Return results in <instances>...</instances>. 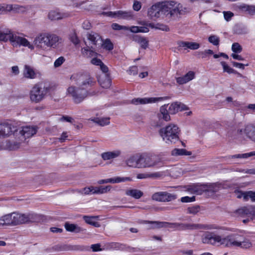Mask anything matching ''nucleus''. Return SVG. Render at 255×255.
I'll list each match as a JSON object with an SVG mask.
<instances>
[{"label":"nucleus","instance_id":"nucleus-1","mask_svg":"<svg viewBox=\"0 0 255 255\" xmlns=\"http://www.w3.org/2000/svg\"><path fill=\"white\" fill-rule=\"evenodd\" d=\"M201 241L203 244L216 247H240L243 249H249L252 247L250 240L238 233L222 236L214 232H206L202 236Z\"/></svg>","mask_w":255,"mask_h":255},{"label":"nucleus","instance_id":"nucleus-2","mask_svg":"<svg viewBox=\"0 0 255 255\" xmlns=\"http://www.w3.org/2000/svg\"><path fill=\"white\" fill-rule=\"evenodd\" d=\"M189 12V9L175 1L158 2L147 10V15L151 19L159 17L169 21L178 20L182 15Z\"/></svg>","mask_w":255,"mask_h":255},{"label":"nucleus","instance_id":"nucleus-3","mask_svg":"<svg viewBox=\"0 0 255 255\" xmlns=\"http://www.w3.org/2000/svg\"><path fill=\"white\" fill-rule=\"evenodd\" d=\"M71 80L79 87H69L67 90V93L72 98L75 103L79 104L91 95L87 89L93 86L96 81L94 78L87 74H74L71 76Z\"/></svg>","mask_w":255,"mask_h":255},{"label":"nucleus","instance_id":"nucleus-4","mask_svg":"<svg viewBox=\"0 0 255 255\" xmlns=\"http://www.w3.org/2000/svg\"><path fill=\"white\" fill-rule=\"evenodd\" d=\"M180 130L177 125L169 124L165 128H161L159 133L162 139L167 143H174L179 140Z\"/></svg>","mask_w":255,"mask_h":255},{"label":"nucleus","instance_id":"nucleus-5","mask_svg":"<svg viewBox=\"0 0 255 255\" xmlns=\"http://www.w3.org/2000/svg\"><path fill=\"white\" fill-rule=\"evenodd\" d=\"M50 87L42 83L34 85L29 92V98L32 103H38L42 101L49 92Z\"/></svg>","mask_w":255,"mask_h":255},{"label":"nucleus","instance_id":"nucleus-6","mask_svg":"<svg viewBox=\"0 0 255 255\" xmlns=\"http://www.w3.org/2000/svg\"><path fill=\"white\" fill-rule=\"evenodd\" d=\"M12 214L14 226L38 221V217L34 213L21 214L13 212Z\"/></svg>","mask_w":255,"mask_h":255},{"label":"nucleus","instance_id":"nucleus-7","mask_svg":"<svg viewBox=\"0 0 255 255\" xmlns=\"http://www.w3.org/2000/svg\"><path fill=\"white\" fill-rule=\"evenodd\" d=\"M179 102H176L169 106L164 105L160 108V113L158 116L159 119H162L167 122L170 120L169 114H175L179 111Z\"/></svg>","mask_w":255,"mask_h":255},{"label":"nucleus","instance_id":"nucleus-8","mask_svg":"<svg viewBox=\"0 0 255 255\" xmlns=\"http://www.w3.org/2000/svg\"><path fill=\"white\" fill-rule=\"evenodd\" d=\"M145 224H149L148 229L169 228L174 229V230L182 231L183 223H169L167 222L149 221H144Z\"/></svg>","mask_w":255,"mask_h":255},{"label":"nucleus","instance_id":"nucleus-9","mask_svg":"<svg viewBox=\"0 0 255 255\" xmlns=\"http://www.w3.org/2000/svg\"><path fill=\"white\" fill-rule=\"evenodd\" d=\"M182 228V231L195 230H209L219 229L216 225L194 223H183Z\"/></svg>","mask_w":255,"mask_h":255},{"label":"nucleus","instance_id":"nucleus-10","mask_svg":"<svg viewBox=\"0 0 255 255\" xmlns=\"http://www.w3.org/2000/svg\"><path fill=\"white\" fill-rule=\"evenodd\" d=\"M139 168L154 167L159 162L152 156L145 154L139 155Z\"/></svg>","mask_w":255,"mask_h":255},{"label":"nucleus","instance_id":"nucleus-11","mask_svg":"<svg viewBox=\"0 0 255 255\" xmlns=\"http://www.w3.org/2000/svg\"><path fill=\"white\" fill-rule=\"evenodd\" d=\"M1 130V138H6L14 134L18 130L15 124L13 123H1L0 126Z\"/></svg>","mask_w":255,"mask_h":255},{"label":"nucleus","instance_id":"nucleus-12","mask_svg":"<svg viewBox=\"0 0 255 255\" xmlns=\"http://www.w3.org/2000/svg\"><path fill=\"white\" fill-rule=\"evenodd\" d=\"M10 41L14 46H22L27 47L31 50L34 49V46L25 38L12 33Z\"/></svg>","mask_w":255,"mask_h":255},{"label":"nucleus","instance_id":"nucleus-13","mask_svg":"<svg viewBox=\"0 0 255 255\" xmlns=\"http://www.w3.org/2000/svg\"><path fill=\"white\" fill-rule=\"evenodd\" d=\"M254 206L250 205L244 206L236 211L237 215L240 217H247L244 219L243 222L248 223L250 220H253Z\"/></svg>","mask_w":255,"mask_h":255},{"label":"nucleus","instance_id":"nucleus-14","mask_svg":"<svg viewBox=\"0 0 255 255\" xmlns=\"http://www.w3.org/2000/svg\"><path fill=\"white\" fill-rule=\"evenodd\" d=\"M102 14L104 15L113 18H118L124 19H132L133 17L131 11L118 10L116 11H104Z\"/></svg>","mask_w":255,"mask_h":255},{"label":"nucleus","instance_id":"nucleus-15","mask_svg":"<svg viewBox=\"0 0 255 255\" xmlns=\"http://www.w3.org/2000/svg\"><path fill=\"white\" fill-rule=\"evenodd\" d=\"M176 195L166 192H158L152 196L153 200L159 202H169L176 199Z\"/></svg>","mask_w":255,"mask_h":255},{"label":"nucleus","instance_id":"nucleus-16","mask_svg":"<svg viewBox=\"0 0 255 255\" xmlns=\"http://www.w3.org/2000/svg\"><path fill=\"white\" fill-rule=\"evenodd\" d=\"M47 33H42L38 35L34 39L33 43L38 48L45 49L47 48Z\"/></svg>","mask_w":255,"mask_h":255},{"label":"nucleus","instance_id":"nucleus-17","mask_svg":"<svg viewBox=\"0 0 255 255\" xmlns=\"http://www.w3.org/2000/svg\"><path fill=\"white\" fill-rule=\"evenodd\" d=\"M47 35L48 38V48H57L62 42V38L55 34L47 33Z\"/></svg>","mask_w":255,"mask_h":255},{"label":"nucleus","instance_id":"nucleus-18","mask_svg":"<svg viewBox=\"0 0 255 255\" xmlns=\"http://www.w3.org/2000/svg\"><path fill=\"white\" fill-rule=\"evenodd\" d=\"M166 98V97L136 98L131 100V103L136 105L139 104H146L161 101Z\"/></svg>","mask_w":255,"mask_h":255},{"label":"nucleus","instance_id":"nucleus-19","mask_svg":"<svg viewBox=\"0 0 255 255\" xmlns=\"http://www.w3.org/2000/svg\"><path fill=\"white\" fill-rule=\"evenodd\" d=\"M131 181H132V179L130 177H122L117 176L111 178L100 180L98 181V183L99 184H105L108 183H118L120 182Z\"/></svg>","mask_w":255,"mask_h":255},{"label":"nucleus","instance_id":"nucleus-20","mask_svg":"<svg viewBox=\"0 0 255 255\" xmlns=\"http://www.w3.org/2000/svg\"><path fill=\"white\" fill-rule=\"evenodd\" d=\"M37 131L36 127L29 126L23 127L19 132L25 138H29L35 134Z\"/></svg>","mask_w":255,"mask_h":255},{"label":"nucleus","instance_id":"nucleus-21","mask_svg":"<svg viewBox=\"0 0 255 255\" xmlns=\"http://www.w3.org/2000/svg\"><path fill=\"white\" fill-rule=\"evenodd\" d=\"M195 75L194 72L190 71L183 76L176 78V82L180 85L185 84L194 79Z\"/></svg>","mask_w":255,"mask_h":255},{"label":"nucleus","instance_id":"nucleus-22","mask_svg":"<svg viewBox=\"0 0 255 255\" xmlns=\"http://www.w3.org/2000/svg\"><path fill=\"white\" fill-rule=\"evenodd\" d=\"M139 155L131 156L126 161V163L128 167L139 168Z\"/></svg>","mask_w":255,"mask_h":255},{"label":"nucleus","instance_id":"nucleus-23","mask_svg":"<svg viewBox=\"0 0 255 255\" xmlns=\"http://www.w3.org/2000/svg\"><path fill=\"white\" fill-rule=\"evenodd\" d=\"M13 214H8L0 218V225L14 226Z\"/></svg>","mask_w":255,"mask_h":255},{"label":"nucleus","instance_id":"nucleus-24","mask_svg":"<svg viewBox=\"0 0 255 255\" xmlns=\"http://www.w3.org/2000/svg\"><path fill=\"white\" fill-rule=\"evenodd\" d=\"M121 152L120 150H116L112 151L105 152L102 153V158L104 160H110L115 158L120 155Z\"/></svg>","mask_w":255,"mask_h":255},{"label":"nucleus","instance_id":"nucleus-25","mask_svg":"<svg viewBox=\"0 0 255 255\" xmlns=\"http://www.w3.org/2000/svg\"><path fill=\"white\" fill-rule=\"evenodd\" d=\"M179 47L189 48L191 50H196L200 47V44L196 42H188V41H180L178 42Z\"/></svg>","mask_w":255,"mask_h":255},{"label":"nucleus","instance_id":"nucleus-26","mask_svg":"<svg viewBox=\"0 0 255 255\" xmlns=\"http://www.w3.org/2000/svg\"><path fill=\"white\" fill-rule=\"evenodd\" d=\"M23 75L26 78L34 79L36 77V74L31 66L25 65L23 70Z\"/></svg>","mask_w":255,"mask_h":255},{"label":"nucleus","instance_id":"nucleus-27","mask_svg":"<svg viewBox=\"0 0 255 255\" xmlns=\"http://www.w3.org/2000/svg\"><path fill=\"white\" fill-rule=\"evenodd\" d=\"M245 132L249 138L255 142V126L248 125L246 127Z\"/></svg>","mask_w":255,"mask_h":255},{"label":"nucleus","instance_id":"nucleus-28","mask_svg":"<svg viewBox=\"0 0 255 255\" xmlns=\"http://www.w3.org/2000/svg\"><path fill=\"white\" fill-rule=\"evenodd\" d=\"M66 231L70 232L80 233L83 231L82 229L76 224H70L68 222L64 225Z\"/></svg>","mask_w":255,"mask_h":255},{"label":"nucleus","instance_id":"nucleus-29","mask_svg":"<svg viewBox=\"0 0 255 255\" xmlns=\"http://www.w3.org/2000/svg\"><path fill=\"white\" fill-rule=\"evenodd\" d=\"M87 38L93 45H96L98 41H101V37L100 35L94 32H91L88 33Z\"/></svg>","mask_w":255,"mask_h":255},{"label":"nucleus","instance_id":"nucleus-30","mask_svg":"<svg viewBox=\"0 0 255 255\" xmlns=\"http://www.w3.org/2000/svg\"><path fill=\"white\" fill-rule=\"evenodd\" d=\"M12 34V32L8 29H0V41H7L8 40L10 41Z\"/></svg>","mask_w":255,"mask_h":255},{"label":"nucleus","instance_id":"nucleus-31","mask_svg":"<svg viewBox=\"0 0 255 255\" xmlns=\"http://www.w3.org/2000/svg\"><path fill=\"white\" fill-rule=\"evenodd\" d=\"M126 195L135 199H139L143 195V193L140 190L132 189L127 190L126 191Z\"/></svg>","mask_w":255,"mask_h":255},{"label":"nucleus","instance_id":"nucleus-32","mask_svg":"<svg viewBox=\"0 0 255 255\" xmlns=\"http://www.w3.org/2000/svg\"><path fill=\"white\" fill-rule=\"evenodd\" d=\"M66 16L65 14L61 13L55 10L51 11L48 14L49 18L52 20H59Z\"/></svg>","mask_w":255,"mask_h":255},{"label":"nucleus","instance_id":"nucleus-33","mask_svg":"<svg viewBox=\"0 0 255 255\" xmlns=\"http://www.w3.org/2000/svg\"><path fill=\"white\" fill-rule=\"evenodd\" d=\"M112 186L108 185L106 186H100L99 187H94V193L97 194H104L110 191Z\"/></svg>","mask_w":255,"mask_h":255},{"label":"nucleus","instance_id":"nucleus-34","mask_svg":"<svg viewBox=\"0 0 255 255\" xmlns=\"http://www.w3.org/2000/svg\"><path fill=\"white\" fill-rule=\"evenodd\" d=\"M171 154L173 156H179V155H191L192 152L191 151H187L185 149L175 148L171 151Z\"/></svg>","mask_w":255,"mask_h":255},{"label":"nucleus","instance_id":"nucleus-35","mask_svg":"<svg viewBox=\"0 0 255 255\" xmlns=\"http://www.w3.org/2000/svg\"><path fill=\"white\" fill-rule=\"evenodd\" d=\"M241 8L250 15H253L255 14V5H247L244 4L241 6Z\"/></svg>","mask_w":255,"mask_h":255},{"label":"nucleus","instance_id":"nucleus-36","mask_svg":"<svg viewBox=\"0 0 255 255\" xmlns=\"http://www.w3.org/2000/svg\"><path fill=\"white\" fill-rule=\"evenodd\" d=\"M221 64L223 66V71L225 72H227L229 74L234 73L238 74L240 77H242V75L239 73L234 69L232 68L230 66H229L227 63L224 61L221 62Z\"/></svg>","mask_w":255,"mask_h":255},{"label":"nucleus","instance_id":"nucleus-37","mask_svg":"<svg viewBox=\"0 0 255 255\" xmlns=\"http://www.w3.org/2000/svg\"><path fill=\"white\" fill-rule=\"evenodd\" d=\"M108 247L110 249L117 250H124L126 249L125 245L115 242L110 243L108 245Z\"/></svg>","mask_w":255,"mask_h":255},{"label":"nucleus","instance_id":"nucleus-38","mask_svg":"<svg viewBox=\"0 0 255 255\" xmlns=\"http://www.w3.org/2000/svg\"><path fill=\"white\" fill-rule=\"evenodd\" d=\"M206 186L207 187V190L212 192H216L222 188V185L218 183L210 184Z\"/></svg>","mask_w":255,"mask_h":255},{"label":"nucleus","instance_id":"nucleus-39","mask_svg":"<svg viewBox=\"0 0 255 255\" xmlns=\"http://www.w3.org/2000/svg\"><path fill=\"white\" fill-rule=\"evenodd\" d=\"M81 53L83 56L87 58L93 57L97 54L96 52L89 47L82 48Z\"/></svg>","mask_w":255,"mask_h":255},{"label":"nucleus","instance_id":"nucleus-40","mask_svg":"<svg viewBox=\"0 0 255 255\" xmlns=\"http://www.w3.org/2000/svg\"><path fill=\"white\" fill-rule=\"evenodd\" d=\"M92 121L94 123H95L101 126H104L106 125H108L110 124V119L108 118H94V119L92 120Z\"/></svg>","mask_w":255,"mask_h":255},{"label":"nucleus","instance_id":"nucleus-41","mask_svg":"<svg viewBox=\"0 0 255 255\" xmlns=\"http://www.w3.org/2000/svg\"><path fill=\"white\" fill-rule=\"evenodd\" d=\"M254 153H255V152L254 151H252V152H248V153L237 154H235L233 155H230V156H229V158L246 159V158H248L253 156H255L254 154Z\"/></svg>","mask_w":255,"mask_h":255},{"label":"nucleus","instance_id":"nucleus-42","mask_svg":"<svg viewBox=\"0 0 255 255\" xmlns=\"http://www.w3.org/2000/svg\"><path fill=\"white\" fill-rule=\"evenodd\" d=\"M83 219L85 222L88 224L93 225L96 227H98L100 226L99 223L94 221L95 217L84 216L83 217Z\"/></svg>","mask_w":255,"mask_h":255},{"label":"nucleus","instance_id":"nucleus-43","mask_svg":"<svg viewBox=\"0 0 255 255\" xmlns=\"http://www.w3.org/2000/svg\"><path fill=\"white\" fill-rule=\"evenodd\" d=\"M201 210V207L199 205H194L189 207L187 209V213L195 215Z\"/></svg>","mask_w":255,"mask_h":255},{"label":"nucleus","instance_id":"nucleus-44","mask_svg":"<svg viewBox=\"0 0 255 255\" xmlns=\"http://www.w3.org/2000/svg\"><path fill=\"white\" fill-rule=\"evenodd\" d=\"M136 41L140 44L141 47L145 49L148 45V41L143 37L139 36L136 38Z\"/></svg>","mask_w":255,"mask_h":255},{"label":"nucleus","instance_id":"nucleus-45","mask_svg":"<svg viewBox=\"0 0 255 255\" xmlns=\"http://www.w3.org/2000/svg\"><path fill=\"white\" fill-rule=\"evenodd\" d=\"M106 79L104 81H102V79L98 80L100 85L104 88L107 89L109 88L111 85V80L109 77L107 76V74L105 75Z\"/></svg>","mask_w":255,"mask_h":255},{"label":"nucleus","instance_id":"nucleus-46","mask_svg":"<svg viewBox=\"0 0 255 255\" xmlns=\"http://www.w3.org/2000/svg\"><path fill=\"white\" fill-rule=\"evenodd\" d=\"M250 199L253 202L255 201V192L252 191L245 192L244 201H249Z\"/></svg>","mask_w":255,"mask_h":255},{"label":"nucleus","instance_id":"nucleus-47","mask_svg":"<svg viewBox=\"0 0 255 255\" xmlns=\"http://www.w3.org/2000/svg\"><path fill=\"white\" fill-rule=\"evenodd\" d=\"M149 26L151 27H152V28L155 27L157 29H159V30L164 31H169L170 30L169 27L167 25L164 24L157 23L156 24L155 26L154 27L153 24L150 23Z\"/></svg>","mask_w":255,"mask_h":255},{"label":"nucleus","instance_id":"nucleus-48","mask_svg":"<svg viewBox=\"0 0 255 255\" xmlns=\"http://www.w3.org/2000/svg\"><path fill=\"white\" fill-rule=\"evenodd\" d=\"M94 186H90L88 187H85L81 190H79L78 192L84 195H89L90 194H94Z\"/></svg>","mask_w":255,"mask_h":255},{"label":"nucleus","instance_id":"nucleus-49","mask_svg":"<svg viewBox=\"0 0 255 255\" xmlns=\"http://www.w3.org/2000/svg\"><path fill=\"white\" fill-rule=\"evenodd\" d=\"M234 32L237 34H244L248 32L246 28L240 26H236L234 28Z\"/></svg>","mask_w":255,"mask_h":255},{"label":"nucleus","instance_id":"nucleus-50","mask_svg":"<svg viewBox=\"0 0 255 255\" xmlns=\"http://www.w3.org/2000/svg\"><path fill=\"white\" fill-rule=\"evenodd\" d=\"M208 41L214 45L217 46L219 44L220 38L217 35H212L209 37Z\"/></svg>","mask_w":255,"mask_h":255},{"label":"nucleus","instance_id":"nucleus-51","mask_svg":"<svg viewBox=\"0 0 255 255\" xmlns=\"http://www.w3.org/2000/svg\"><path fill=\"white\" fill-rule=\"evenodd\" d=\"M103 46L104 49L108 50H111L113 49L114 46L113 43L109 39H107L104 42Z\"/></svg>","mask_w":255,"mask_h":255},{"label":"nucleus","instance_id":"nucleus-52","mask_svg":"<svg viewBox=\"0 0 255 255\" xmlns=\"http://www.w3.org/2000/svg\"><path fill=\"white\" fill-rule=\"evenodd\" d=\"M242 48L238 43H234L232 46V50L235 53H240Z\"/></svg>","mask_w":255,"mask_h":255},{"label":"nucleus","instance_id":"nucleus-53","mask_svg":"<svg viewBox=\"0 0 255 255\" xmlns=\"http://www.w3.org/2000/svg\"><path fill=\"white\" fill-rule=\"evenodd\" d=\"M65 61V59L63 56H60L57 58L54 63V66L57 68L60 66Z\"/></svg>","mask_w":255,"mask_h":255},{"label":"nucleus","instance_id":"nucleus-54","mask_svg":"<svg viewBox=\"0 0 255 255\" xmlns=\"http://www.w3.org/2000/svg\"><path fill=\"white\" fill-rule=\"evenodd\" d=\"M180 201L183 203L192 202L195 201V196H193L192 197H183L181 198Z\"/></svg>","mask_w":255,"mask_h":255},{"label":"nucleus","instance_id":"nucleus-55","mask_svg":"<svg viewBox=\"0 0 255 255\" xmlns=\"http://www.w3.org/2000/svg\"><path fill=\"white\" fill-rule=\"evenodd\" d=\"M1 7L3 9H1V11H0L1 13H2L5 11H9L13 10V6L12 4H4L1 5Z\"/></svg>","mask_w":255,"mask_h":255},{"label":"nucleus","instance_id":"nucleus-56","mask_svg":"<svg viewBox=\"0 0 255 255\" xmlns=\"http://www.w3.org/2000/svg\"><path fill=\"white\" fill-rule=\"evenodd\" d=\"M19 147V143L17 142L12 141L9 143L8 147L10 150H15Z\"/></svg>","mask_w":255,"mask_h":255},{"label":"nucleus","instance_id":"nucleus-57","mask_svg":"<svg viewBox=\"0 0 255 255\" xmlns=\"http://www.w3.org/2000/svg\"><path fill=\"white\" fill-rule=\"evenodd\" d=\"M163 173L161 172H156L154 173H149V178L156 179L163 176Z\"/></svg>","mask_w":255,"mask_h":255},{"label":"nucleus","instance_id":"nucleus-58","mask_svg":"<svg viewBox=\"0 0 255 255\" xmlns=\"http://www.w3.org/2000/svg\"><path fill=\"white\" fill-rule=\"evenodd\" d=\"M129 74L131 75H136L138 72V69L136 66L130 67L128 71Z\"/></svg>","mask_w":255,"mask_h":255},{"label":"nucleus","instance_id":"nucleus-59","mask_svg":"<svg viewBox=\"0 0 255 255\" xmlns=\"http://www.w3.org/2000/svg\"><path fill=\"white\" fill-rule=\"evenodd\" d=\"M234 14L233 12L231 11H224V16L225 19L229 21L231 20V18L233 16Z\"/></svg>","mask_w":255,"mask_h":255},{"label":"nucleus","instance_id":"nucleus-60","mask_svg":"<svg viewBox=\"0 0 255 255\" xmlns=\"http://www.w3.org/2000/svg\"><path fill=\"white\" fill-rule=\"evenodd\" d=\"M149 173H139L136 175V178L138 179H143L149 178Z\"/></svg>","mask_w":255,"mask_h":255},{"label":"nucleus","instance_id":"nucleus-61","mask_svg":"<svg viewBox=\"0 0 255 255\" xmlns=\"http://www.w3.org/2000/svg\"><path fill=\"white\" fill-rule=\"evenodd\" d=\"M91 63L93 65L100 66L103 62L100 59L94 58L91 59Z\"/></svg>","mask_w":255,"mask_h":255},{"label":"nucleus","instance_id":"nucleus-62","mask_svg":"<svg viewBox=\"0 0 255 255\" xmlns=\"http://www.w3.org/2000/svg\"><path fill=\"white\" fill-rule=\"evenodd\" d=\"M133 9L135 11H138L140 9L141 7V4L139 1H134L133 4Z\"/></svg>","mask_w":255,"mask_h":255},{"label":"nucleus","instance_id":"nucleus-63","mask_svg":"<svg viewBox=\"0 0 255 255\" xmlns=\"http://www.w3.org/2000/svg\"><path fill=\"white\" fill-rule=\"evenodd\" d=\"M235 194L238 198H243V200H244V196L245 195V192H243L241 191H239L238 190H236L235 191Z\"/></svg>","mask_w":255,"mask_h":255},{"label":"nucleus","instance_id":"nucleus-64","mask_svg":"<svg viewBox=\"0 0 255 255\" xmlns=\"http://www.w3.org/2000/svg\"><path fill=\"white\" fill-rule=\"evenodd\" d=\"M91 248L93 252H99L102 251L101 245L99 244L92 245Z\"/></svg>","mask_w":255,"mask_h":255}]
</instances>
